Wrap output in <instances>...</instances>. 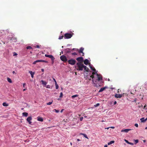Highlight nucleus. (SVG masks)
Returning a JSON list of instances; mask_svg holds the SVG:
<instances>
[{"label":"nucleus","mask_w":147,"mask_h":147,"mask_svg":"<svg viewBox=\"0 0 147 147\" xmlns=\"http://www.w3.org/2000/svg\"><path fill=\"white\" fill-rule=\"evenodd\" d=\"M78 94H76V95H73L72 96H71V97L72 98H74L75 97H78Z\"/></svg>","instance_id":"26"},{"label":"nucleus","mask_w":147,"mask_h":147,"mask_svg":"<svg viewBox=\"0 0 147 147\" xmlns=\"http://www.w3.org/2000/svg\"><path fill=\"white\" fill-rule=\"evenodd\" d=\"M32 117L31 116L28 117L26 119L27 121L30 124H31L32 123V122L31 121L32 120Z\"/></svg>","instance_id":"8"},{"label":"nucleus","mask_w":147,"mask_h":147,"mask_svg":"<svg viewBox=\"0 0 147 147\" xmlns=\"http://www.w3.org/2000/svg\"><path fill=\"white\" fill-rule=\"evenodd\" d=\"M30 53H32V52H30Z\"/></svg>","instance_id":"64"},{"label":"nucleus","mask_w":147,"mask_h":147,"mask_svg":"<svg viewBox=\"0 0 147 147\" xmlns=\"http://www.w3.org/2000/svg\"><path fill=\"white\" fill-rule=\"evenodd\" d=\"M37 62H36V61H34V62L33 63V64H36V63Z\"/></svg>","instance_id":"47"},{"label":"nucleus","mask_w":147,"mask_h":147,"mask_svg":"<svg viewBox=\"0 0 147 147\" xmlns=\"http://www.w3.org/2000/svg\"><path fill=\"white\" fill-rule=\"evenodd\" d=\"M84 63L86 65H87L88 64V60L87 59H86L84 61Z\"/></svg>","instance_id":"17"},{"label":"nucleus","mask_w":147,"mask_h":147,"mask_svg":"<svg viewBox=\"0 0 147 147\" xmlns=\"http://www.w3.org/2000/svg\"><path fill=\"white\" fill-rule=\"evenodd\" d=\"M76 60L79 62H81L82 63L83 61V58L82 57H79L76 59Z\"/></svg>","instance_id":"7"},{"label":"nucleus","mask_w":147,"mask_h":147,"mask_svg":"<svg viewBox=\"0 0 147 147\" xmlns=\"http://www.w3.org/2000/svg\"><path fill=\"white\" fill-rule=\"evenodd\" d=\"M53 79L54 80V81L55 82V84H57V83L55 79L54 78H53Z\"/></svg>","instance_id":"41"},{"label":"nucleus","mask_w":147,"mask_h":147,"mask_svg":"<svg viewBox=\"0 0 147 147\" xmlns=\"http://www.w3.org/2000/svg\"><path fill=\"white\" fill-rule=\"evenodd\" d=\"M82 53V55L83 56H84V53L83 52V53Z\"/></svg>","instance_id":"57"},{"label":"nucleus","mask_w":147,"mask_h":147,"mask_svg":"<svg viewBox=\"0 0 147 147\" xmlns=\"http://www.w3.org/2000/svg\"><path fill=\"white\" fill-rule=\"evenodd\" d=\"M122 96V94H116L115 95V97H116V98H120Z\"/></svg>","instance_id":"9"},{"label":"nucleus","mask_w":147,"mask_h":147,"mask_svg":"<svg viewBox=\"0 0 147 147\" xmlns=\"http://www.w3.org/2000/svg\"><path fill=\"white\" fill-rule=\"evenodd\" d=\"M25 85H26V84L25 83H24L23 84V86L24 88V86H25Z\"/></svg>","instance_id":"52"},{"label":"nucleus","mask_w":147,"mask_h":147,"mask_svg":"<svg viewBox=\"0 0 147 147\" xmlns=\"http://www.w3.org/2000/svg\"><path fill=\"white\" fill-rule=\"evenodd\" d=\"M12 73L13 74H15V71H13L12 72Z\"/></svg>","instance_id":"54"},{"label":"nucleus","mask_w":147,"mask_h":147,"mask_svg":"<svg viewBox=\"0 0 147 147\" xmlns=\"http://www.w3.org/2000/svg\"><path fill=\"white\" fill-rule=\"evenodd\" d=\"M104 147H107V145H105Z\"/></svg>","instance_id":"55"},{"label":"nucleus","mask_w":147,"mask_h":147,"mask_svg":"<svg viewBox=\"0 0 147 147\" xmlns=\"http://www.w3.org/2000/svg\"><path fill=\"white\" fill-rule=\"evenodd\" d=\"M99 105H100V104L99 103H97V104H96V105H94V107H97L99 106Z\"/></svg>","instance_id":"32"},{"label":"nucleus","mask_w":147,"mask_h":147,"mask_svg":"<svg viewBox=\"0 0 147 147\" xmlns=\"http://www.w3.org/2000/svg\"><path fill=\"white\" fill-rule=\"evenodd\" d=\"M90 68L93 71H96V69L94 67H92L91 66H90Z\"/></svg>","instance_id":"23"},{"label":"nucleus","mask_w":147,"mask_h":147,"mask_svg":"<svg viewBox=\"0 0 147 147\" xmlns=\"http://www.w3.org/2000/svg\"><path fill=\"white\" fill-rule=\"evenodd\" d=\"M55 88H56V89H58V88H59L58 85H57V84H55Z\"/></svg>","instance_id":"31"},{"label":"nucleus","mask_w":147,"mask_h":147,"mask_svg":"<svg viewBox=\"0 0 147 147\" xmlns=\"http://www.w3.org/2000/svg\"><path fill=\"white\" fill-rule=\"evenodd\" d=\"M38 120L40 121H43V119L41 117H38Z\"/></svg>","instance_id":"20"},{"label":"nucleus","mask_w":147,"mask_h":147,"mask_svg":"<svg viewBox=\"0 0 147 147\" xmlns=\"http://www.w3.org/2000/svg\"><path fill=\"white\" fill-rule=\"evenodd\" d=\"M41 71L42 72H44V69H41Z\"/></svg>","instance_id":"50"},{"label":"nucleus","mask_w":147,"mask_h":147,"mask_svg":"<svg viewBox=\"0 0 147 147\" xmlns=\"http://www.w3.org/2000/svg\"><path fill=\"white\" fill-rule=\"evenodd\" d=\"M7 80L10 83H12V81L10 78H7Z\"/></svg>","instance_id":"25"},{"label":"nucleus","mask_w":147,"mask_h":147,"mask_svg":"<svg viewBox=\"0 0 147 147\" xmlns=\"http://www.w3.org/2000/svg\"><path fill=\"white\" fill-rule=\"evenodd\" d=\"M3 105L4 107H7L8 106V104L6 102H3Z\"/></svg>","instance_id":"21"},{"label":"nucleus","mask_w":147,"mask_h":147,"mask_svg":"<svg viewBox=\"0 0 147 147\" xmlns=\"http://www.w3.org/2000/svg\"><path fill=\"white\" fill-rule=\"evenodd\" d=\"M89 80H91V79H90H90H89Z\"/></svg>","instance_id":"62"},{"label":"nucleus","mask_w":147,"mask_h":147,"mask_svg":"<svg viewBox=\"0 0 147 147\" xmlns=\"http://www.w3.org/2000/svg\"><path fill=\"white\" fill-rule=\"evenodd\" d=\"M80 134L81 135H83L85 137V138H87V139H88V137H87V136L85 134Z\"/></svg>","instance_id":"22"},{"label":"nucleus","mask_w":147,"mask_h":147,"mask_svg":"<svg viewBox=\"0 0 147 147\" xmlns=\"http://www.w3.org/2000/svg\"><path fill=\"white\" fill-rule=\"evenodd\" d=\"M60 59L64 62H66L67 61L66 57L64 55H62L60 57Z\"/></svg>","instance_id":"5"},{"label":"nucleus","mask_w":147,"mask_h":147,"mask_svg":"<svg viewBox=\"0 0 147 147\" xmlns=\"http://www.w3.org/2000/svg\"><path fill=\"white\" fill-rule=\"evenodd\" d=\"M64 109H62L61 110V113H62Z\"/></svg>","instance_id":"53"},{"label":"nucleus","mask_w":147,"mask_h":147,"mask_svg":"<svg viewBox=\"0 0 147 147\" xmlns=\"http://www.w3.org/2000/svg\"><path fill=\"white\" fill-rule=\"evenodd\" d=\"M67 119H66V120H65V119H64L63 121H64V122H66L67 121Z\"/></svg>","instance_id":"46"},{"label":"nucleus","mask_w":147,"mask_h":147,"mask_svg":"<svg viewBox=\"0 0 147 147\" xmlns=\"http://www.w3.org/2000/svg\"><path fill=\"white\" fill-rule=\"evenodd\" d=\"M145 129H147V127H146L145 128Z\"/></svg>","instance_id":"61"},{"label":"nucleus","mask_w":147,"mask_h":147,"mask_svg":"<svg viewBox=\"0 0 147 147\" xmlns=\"http://www.w3.org/2000/svg\"><path fill=\"white\" fill-rule=\"evenodd\" d=\"M114 141H110V142L108 143V145H111L113 143H114Z\"/></svg>","instance_id":"24"},{"label":"nucleus","mask_w":147,"mask_h":147,"mask_svg":"<svg viewBox=\"0 0 147 147\" xmlns=\"http://www.w3.org/2000/svg\"><path fill=\"white\" fill-rule=\"evenodd\" d=\"M125 142L127 144H129V142L127 140H125Z\"/></svg>","instance_id":"40"},{"label":"nucleus","mask_w":147,"mask_h":147,"mask_svg":"<svg viewBox=\"0 0 147 147\" xmlns=\"http://www.w3.org/2000/svg\"><path fill=\"white\" fill-rule=\"evenodd\" d=\"M135 126L136 127H138V125L137 123H136L135 124Z\"/></svg>","instance_id":"42"},{"label":"nucleus","mask_w":147,"mask_h":147,"mask_svg":"<svg viewBox=\"0 0 147 147\" xmlns=\"http://www.w3.org/2000/svg\"><path fill=\"white\" fill-rule=\"evenodd\" d=\"M77 141H80V140L79 139H77Z\"/></svg>","instance_id":"56"},{"label":"nucleus","mask_w":147,"mask_h":147,"mask_svg":"<svg viewBox=\"0 0 147 147\" xmlns=\"http://www.w3.org/2000/svg\"><path fill=\"white\" fill-rule=\"evenodd\" d=\"M70 50H71V49H70L67 48V49H65V51L67 53H69L70 52Z\"/></svg>","instance_id":"16"},{"label":"nucleus","mask_w":147,"mask_h":147,"mask_svg":"<svg viewBox=\"0 0 147 147\" xmlns=\"http://www.w3.org/2000/svg\"><path fill=\"white\" fill-rule=\"evenodd\" d=\"M63 96V94L62 92H61L60 93V95L59 96V97L60 98H62Z\"/></svg>","instance_id":"29"},{"label":"nucleus","mask_w":147,"mask_h":147,"mask_svg":"<svg viewBox=\"0 0 147 147\" xmlns=\"http://www.w3.org/2000/svg\"><path fill=\"white\" fill-rule=\"evenodd\" d=\"M63 36H60L59 37V39H62L63 38Z\"/></svg>","instance_id":"34"},{"label":"nucleus","mask_w":147,"mask_h":147,"mask_svg":"<svg viewBox=\"0 0 147 147\" xmlns=\"http://www.w3.org/2000/svg\"><path fill=\"white\" fill-rule=\"evenodd\" d=\"M36 62L37 63L39 62H45L47 63V61L44 60H38L36 61Z\"/></svg>","instance_id":"11"},{"label":"nucleus","mask_w":147,"mask_h":147,"mask_svg":"<svg viewBox=\"0 0 147 147\" xmlns=\"http://www.w3.org/2000/svg\"><path fill=\"white\" fill-rule=\"evenodd\" d=\"M84 50V48H83L82 47L80 49L79 51V53H83V51Z\"/></svg>","instance_id":"19"},{"label":"nucleus","mask_w":147,"mask_h":147,"mask_svg":"<svg viewBox=\"0 0 147 147\" xmlns=\"http://www.w3.org/2000/svg\"><path fill=\"white\" fill-rule=\"evenodd\" d=\"M26 48L27 49H32V48L31 46H27L26 47Z\"/></svg>","instance_id":"28"},{"label":"nucleus","mask_w":147,"mask_h":147,"mask_svg":"<svg viewBox=\"0 0 147 147\" xmlns=\"http://www.w3.org/2000/svg\"><path fill=\"white\" fill-rule=\"evenodd\" d=\"M54 111H55L57 113H58L59 112V111L58 110H57L56 109H54L53 110Z\"/></svg>","instance_id":"35"},{"label":"nucleus","mask_w":147,"mask_h":147,"mask_svg":"<svg viewBox=\"0 0 147 147\" xmlns=\"http://www.w3.org/2000/svg\"><path fill=\"white\" fill-rule=\"evenodd\" d=\"M116 103H117V102L115 101L114 102V105H115L116 104Z\"/></svg>","instance_id":"48"},{"label":"nucleus","mask_w":147,"mask_h":147,"mask_svg":"<svg viewBox=\"0 0 147 147\" xmlns=\"http://www.w3.org/2000/svg\"><path fill=\"white\" fill-rule=\"evenodd\" d=\"M73 33H66L64 35V38L65 39L70 38L73 36Z\"/></svg>","instance_id":"3"},{"label":"nucleus","mask_w":147,"mask_h":147,"mask_svg":"<svg viewBox=\"0 0 147 147\" xmlns=\"http://www.w3.org/2000/svg\"><path fill=\"white\" fill-rule=\"evenodd\" d=\"M131 130V129H123L121 130V132H124L126 133H127L129 131H130Z\"/></svg>","instance_id":"10"},{"label":"nucleus","mask_w":147,"mask_h":147,"mask_svg":"<svg viewBox=\"0 0 147 147\" xmlns=\"http://www.w3.org/2000/svg\"><path fill=\"white\" fill-rule=\"evenodd\" d=\"M110 127L112 129H114L115 128V127Z\"/></svg>","instance_id":"51"},{"label":"nucleus","mask_w":147,"mask_h":147,"mask_svg":"<svg viewBox=\"0 0 147 147\" xmlns=\"http://www.w3.org/2000/svg\"><path fill=\"white\" fill-rule=\"evenodd\" d=\"M35 48H39V46L38 45H37L35 47Z\"/></svg>","instance_id":"44"},{"label":"nucleus","mask_w":147,"mask_h":147,"mask_svg":"<svg viewBox=\"0 0 147 147\" xmlns=\"http://www.w3.org/2000/svg\"><path fill=\"white\" fill-rule=\"evenodd\" d=\"M145 119H144V118H141L140 119V120H141V121L142 122H145V121H145Z\"/></svg>","instance_id":"27"},{"label":"nucleus","mask_w":147,"mask_h":147,"mask_svg":"<svg viewBox=\"0 0 147 147\" xmlns=\"http://www.w3.org/2000/svg\"><path fill=\"white\" fill-rule=\"evenodd\" d=\"M13 40L14 42H16V38H12L11 39Z\"/></svg>","instance_id":"30"},{"label":"nucleus","mask_w":147,"mask_h":147,"mask_svg":"<svg viewBox=\"0 0 147 147\" xmlns=\"http://www.w3.org/2000/svg\"><path fill=\"white\" fill-rule=\"evenodd\" d=\"M92 75L90 76V77L92 79V81L93 83L95 84V86L97 87L100 86L99 84L97 85L98 82H100L102 80V77L101 75L98 74L96 72L94 71L92 73Z\"/></svg>","instance_id":"1"},{"label":"nucleus","mask_w":147,"mask_h":147,"mask_svg":"<svg viewBox=\"0 0 147 147\" xmlns=\"http://www.w3.org/2000/svg\"><path fill=\"white\" fill-rule=\"evenodd\" d=\"M29 73L30 74L32 78H33L34 75V72L31 71H29Z\"/></svg>","instance_id":"13"},{"label":"nucleus","mask_w":147,"mask_h":147,"mask_svg":"<svg viewBox=\"0 0 147 147\" xmlns=\"http://www.w3.org/2000/svg\"><path fill=\"white\" fill-rule=\"evenodd\" d=\"M75 74H76V73H75Z\"/></svg>","instance_id":"63"},{"label":"nucleus","mask_w":147,"mask_h":147,"mask_svg":"<svg viewBox=\"0 0 147 147\" xmlns=\"http://www.w3.org/2000/svg\"><path fill=\"white\" fill-rule=\"evenodd\" d=\"M83 68L84 69V70L88 72V68L86 66L84 65Z\"/></svg>","instance_id":"15"},{"label":"nucleus","mask_w":147,"mask_h":147,"mask_svg":"<svg viewBox=\"0 0 147 147\" xmlns=\"http://www.w3.org/2000/svg\"><path fill=\"white\" fill-rule=\"evenodd\" d=\"M134 140L135 142V144H137L138 142V140Z\"/></svg>","instance_id":"33"},{"label":"nucleus","mask_w":147,"mask_h":147,"mask_svg":"<svg viewBox=\"0 0 147 147\" xmlns=\"http://www.w3.org/2000/svg\"><path fill=\"white\" fill-rule=\"evenodd\" d=\"M107 88L106 87H104L103 88H101L99 90L98 92H102L103 91H104L106 88Z\"/></svg>","instance_id":"12"},{"label":"nucleus","mask_w":147,"mask_h":147,"mask_svg":"<svg viewBox=\"0 0 147 147\" xmlns=\"http://www.w3.org/2000/svg\"><path fill=\"white\" fill-rule=\"evenodd\" d=\"M70 144L71 145H72V143L71 142L70 143Z\"/></svg>","instance_id":"60"},{"label":"nucleus","mask_w":147,"mask_h":147,"mask_svg":"<svg viewBox=\"0 0 147 147\" xmlns=\"http://www.w3.org/2000/svg\"><path fill=\"white\" fill-rule=\"evenodd\" d=\"M129 144H130V145H133L134 144L133 143L129 142Z\"/></svg>","instance_id":"45"},{"label":"nucleus","mask_w":147,"mask_h":147,"mask_svg":"<svg viewBox=\"0 0 147 147\" xmlns=\"http://www.w3.org/2000/svg\"><path fill=\"white\" fill-rule=\"evenodd\" d=\"M146 120H147V118L145 119V121H146Z\"/></svg>","instance_id":"49"},{"label":"nucleus","mask_w":147,"mask_h":147,"mask_svg":"<svg viewBox=\"0 0 147 147\" xmlns=\"http://www.w3.org/2000/svg\"><path fill=\"white\" fill-rule=\"evenodd\" d=\"M68 62L69 64L73 65H74L76 62V61L74 59H70L68 61Z\"/></svg>","instance_id":"4"},{"label":"nucleus","mask_w":147,"mask_h":147,"mask_svg":"<svg viewBox=\"0 0 147 147\" xmlns=\"http://www.w3.org/2000/svg\"><path fill=\"white\" fill-rule=\"evenodd\" d=\"M26 90V89H24L23 90V91H25Z\"/></svg>","instance_id":"59"},{"label":"nucleus","mask_w":147,"mask_h":147,"mask_svg":"<svg viewBox=\"0 0 147 147\" xmlns=\"http://www.w3.org/2000/svg\"><path fill=\"white\" fill-rule=\"evenodd\" d=\"M46 87L47 88H50V85H47Z\"/></svg>","instance_id":"38"},{"label":"nucleus","mask_w":147,"mask_h":147,"mask_svg":"<svg viewBox=\"0 0 147 147\" xmlns=\"http://www.w3.org/2000/svg\"><path fill=\"white\" fill-rule=\"evenodd\" d=\"M52 103V102H49L47 103V105H51V104Z\"/></svg>","instance_id":"36"},{"label":"nucleus","mask_w":147,"mask_h":147,"mask_svg":"<svg viewBox=\"0 0 147 147\" xmlns=\"http://www.w3.org/2000/svg\"><path fill=\"white\" fill-rule=\"evenodd\" d=\"M41 82L43 85L45 86L47 84V82L43 80H41Z\"/></svg>","instance_id":"14"},{"label":"nucleus","mask_w":147,"mask_h":147,"mask_svg":"<svg viewBox=\"0 0 147 147\" xmlns=\"http://www.w3.org/2000/svg\"><path fill=\"white\" fill-rule=\"evenodd\" d=\"M45 56L46 57H49L51 58L52 61H53L55 59V58L52 55L45 54Z\"/></svg>","instance_id":"6"},{"label":"nucleus","mask_w":147,"mask_h":147,"mask_svg":"<svg viewBox=\"0 0 147 147\" xmlns=\"http://www.w3.org/2000/svg\"><path fill=\"white\" fill-rule=\"evenodd\" d=\"M110 127H107V128H105V129H108Z\"/></svg>","instance_id":"58"},{"label":"nucleus","mask_w":147,"mask_h":147,"mask_svg":"<svg viewBox=\"0 0 147 147\" xmlns=\"http://www.w3.org/2000/svg\"><path fill=\"white\" fill-rule=\"evenodd\" d=\"M28 113L26 112H24L22 113V115L25 117H27L28 115Z\"/></svg>","instance_id":"18"},{"label":"nucleus","mask_w":147,"mask_h":147,"mask_svg":"<svg viewBox=\"0 0 147 147\" xmlns=\"http://www.w3.org/2000/svg\"><path fill=\"white\" fill-rule=\"evenodd\" d=\"M17 55V53H16L15 52H14L13 53V56H16Z\"/></svg>","instance_id":"39"},{"label":"nucleus","mask_w":147,"mask_h":147,"mask_svg":"<svg viewBox=\"0 0 147 147\" xmlns=\"http://www.w3.org/2000/svg\"><path fill=\"white\" fill-rule=\"evenodd\" d=\"M77 67L78 68H76V69L78 70L82 71L83 70L84 65L81 62H78L77 63Z\"/></svg>","instance_id":"2"},{"label":"nucleus","mask_w":147,"mask_h":147,"mask_svg":"<svg viewBox=\"0 0 147 147\" xmlns=\"http://www.w3.org/2000/svg\"><path fill=\"white\" fill-rule=\"evenodd\" d=\"M72 55H77V54L76 53L74 52L72 53Z\"/></svg>","instance_id":"37"},{"label":"nucleus","mask_w":147,"mask_h":147,"mask_svg":"<svg viewBox=\"0 0 147 147\" xmlns=\"http://www.w3.org/2000/svg\"><path fill=\"white\" fill-rule=\"evenodd\" d=\"M83 117H81L80 118V120L81 121H82L83 120Z\"/></svg>","instance_id":"43"}]
</instances>
